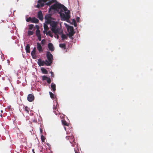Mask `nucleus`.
Returning a JSON list of instances; mask_svg holds the SVG:
<instances>
[{"label":"nucleus","instance_id":"obj_1","mask_svg":"<svg viewBox=\"0 0 153 153\" xmlns=\"http://www.w3.org/2000/svg\"><path fill=\"white\" fill-rule=\"evenodd\" d=\"M52 10L59 13L62 20H66L67 22L69 20L70 12L64 5L59 3H56L51 6L48 10L49 13L51 12Z\"/></svg>","mask_w":153,"mask_h":153},{"label":"nucleus","instance_id":"obj_2","mask_svg":"<svg viewBox=\"0 0 153 153\" xmlns=\"http://www.w3.org/2000/svg\"><path fill=\"white\" fill-rule=\"evenodd\" d=\"M46 57L48 60H46L47 66H50L52 63L53 60V56L49 51H48L46 53Z\"/></svg>","mask_w":153,"mask_h":153},{"label":"nucleus","instance_id":"obj_3","mask_svg":"<svg viewBox=\"0 0 153 153\" xmlns=\"http://www.w3.org/2000/svg\"><path fill=\"white\" fill-rule=\"evenodd\" d=\"M50 25L51 27V30L53 33L54 34H56L59 32V29H60L57 27V23L56 22L52 21Z\"/></svg>","mask_w":153,"mask_h":153},{"label":"nucleus","instance_id":"obj_4","mask_svg":"<svg viewBox=\"0 0 153 153\" xmlns=\"http://www.w3.org/2000/svg\"><path fill=\"white\" fill-rule=\"evenodd\" d=\"M47 0H39L38 1V4L36 7L39 8L40 7H43L44 6V3L46 2Z\"/></svg>","mask_w":153,"mask_h":153},{"label":"nucleus","instance_id":"obj_5","mask_svg":"<svg viewBox=\"0 0 153 153\" xmlns=\"http://www.w3.org/2000/svg\"><path fill=\"white\" fill-rule=\"evenodd\" d=\"M47 62L44 61H42V59H38L37 63L38 65L40 66H43L44 65H47Z\"/></svg>","mask_w":153,"mask_h":153},{"label":"nucleus","instance_id":"obj_6","mask_svg":"<svg viewBox=\"0 0 153 153\" xmlns=\"http://www.w3.org/2000/svg\"><path fill=\"white\" fill-rule=\"evenodd\" d=\"M34 96L33 94H30L28 95L27 97V100L30 102L33 101L34 100Z\"/></svg>","mask_w":153,"mask_h":153},{"label":"nucleus","instance_id":"obj_7","mask_svg":"<svg viewBox=\"0 0 153 153\" xmlns=\"http://www.w3.org/2000/svg\"><path fill=\"white\" fill-rule=\"evenodd\" d=\"M36 48L35 47L33 48L31 53L32 58L34 59H36L37 57L36 55Z\"/></svg>","mask_w":153,"mask_h":153},{"label":"nucleus","instance_id":"obj_8","mask_svg":"<svg viewBox=\"0 0 153 153\" xmlns=\"http://www.w3.org/2000/svg\"><path fill=\"white\" fill-rule=\"evenodd\" d=\"M20 136L21 137L22 143H24L26 141V140L24 138V134L21 131L20 132Z\"/></svg>","mask_w":153,"mask_h":153},{"label":"nucleus","instance_id":"obj_9","mask_svg":"<svg viewBox=\"0 0 153 153\" xmlns=\"http://www.w3.org/2000/svg\"><path fill=\"white\" fill-rule=\"evenodd\" d=\"M38 17L41 20H42L43 19V17L42 13V12L41 11H39L38 12Z\"/></svg>","mask_w":153,"mask_h":153},{"label":"nucleus","instance_id":"obj_10","mask_svg":"<svg viewBox=\"0 0 153 153\" xmlns=\"http://www.w3.org/2000/svg\"><path fill=\"white\" fill-rule=\"evenodd\" d=\"M68 31L69 33H75L74 31V28L72 26H69L68 28Z\"/></svg>","mask_w":153,"mask_h":153},{"label":"nucleus","instance_id":"obj_11","mask_svg":"<svg viewBox=\"0 0 153 153\" xmlns=\"http://www.w3.org/2000/svg\"><path fill=\"white\" fill-rule=\"evenodd\" d=\"M37 48L39 52L42 51L43 50H42V48L40 43L39 42L37 43Z\"/></svg>","mask_w":153,"mask_h":153},{"label":"nucleus","instance_id":"obj_12","mask_svg":"<svg viewBox=\"0 0 153 153\" xmlns=\"http://www.w3.org/2000/svg\"><path fill=\"white\" fill-rule=\"evenodd\" d=\"M48 48L51 51H54V47L53 46V44L51 43H49L48 45Z\"/></svg>","mask_w":153,"mask_h":153},{"label":"nucleus","instance_id":"obj_13","mask_svg":"<svg viewBox=\"0 0 153 153\" xmlns=\"http://www.w3.org/2000/svg\"><path fill=\"white\" fill-rule=\"evenodd\" d=\"M44 30L43 31V33L44 34H45V32H47L49 30V27L46 24H44Z\"/></svg>","mask_w":153,"mask_h":153},{"label":"nucleus","instance_id":"obj_14","mask_svg":"<svg viewBox=\"0 0 153 153\" xmlns=\"http://www.w3.org/2000/svg\"><path fill=\"white\" fill-rule=\"evenodd\" d=\"M36 27H38V28H37L36 30V35L37 36H39L41 35L40 33V30H39V27L38 25H36Z\"/></svg>","mask_w":153,"mask_h":153},{"label":"nucleus","instance_id":"obj_15","mask_svg":"<svg viewBox=\"0 0 153 153\" xmlns=\"http://www.w3.org/2000/svg\"><path fill=\"white\" fill-rule=\"evenodd\" d=\"M39 22V20L35 17L32 18V22L35 23H38Z\"/></svg>","mask_w":153,"mask_h":153},{"label":"nucleus","instance_id":"obj_16","mask_svg":"<svg viewBox=\"0 0 153 153\" xmlns=\"http://www.w3.org/2000/svg\"><path fill=\"white\" fill-rule=\"evenodd\" d=\"M26 52L27 53H30V46L29 44H27L25 47Z\"/></svg>","mask_w":153,"mask_h":153},{"label":"nucleus","instance_id":"obj_17","mask_svg":"<svg viewBox=\"0 0 153 153\" xmlns=\"http://www.w3.org/2000/svg\"><path fill=\"white\" fill-rule=\"evenodd\" d=\"M51 88L53 91L54 92L56 91V85L55 84L52 83L51 85Z\"/></svg>","mask_w":153,"mask_h":153},{"label":"nucleus","instance_id":"obj_18","mask_svg":"<svg viewBox=\"0 0 153 153\" xmlns=\"http://www.w3.org/2000/svg\"><path fill=\"white\" fill-rule=\"evenodd\" d=\"M47 35H49L52 38L53 37V35L52 34L51 32V31H49L47 32H45Z\"/></svg>","mask_w":153,"mask_h":153},{"label":"nucleus","instance_id":"obj_19","mask_svg":"<svg viewBox=\"0 0 153 153\" xmlns=\"http://www.w3.org/2000/svg\"><path fill=\"white\" fill-rule=\"evenodd\" d=\"M41 70L43 74H48V72L47 71L45 68H41Z\"/></svg>","mask_w":153,"mask_h":153},{"label":"nucleus","instance_id":"obj_20","mask_svg":"<svg viewBox=\"0 0 153 153\" xmlns=\"http://www.w3.org/2000/svg\"><path fill=\"white\" fill-rule=\"evenodd\" d=\"M62 33V31H61L60 30V29H59V32L57 33L56 34H55V35H56V38L57 39H59V36L58 35V34H61Z\"/></svg>","mask_w":153,"mask_h":153},{"label":"nucleus","instance_id":"obj_21","mask_svg":"<svg viewBox=\"0 0 153 153\" xmlns=\"http://www.w3.org/2000/svg\"><path fill=\"white\" fill-rule=\"evenodd\" d=\"M62 34V39L63 40H64L65 39H67V36L65 34H63L62 33L61 34Z\"/></svg>","mask_w":153,"mask_h":153},{"label":"nucleus","instance_id":"obj_22","mask_svg":"<svg viewBox=\"0 0 153 153\" xmlns=\"http://www.w3.org/2000/svg\"><path fill=\"white\" fill-rule=\"evenodd\" d=\"M62 124L64 126H68V123L65 120H62Z\"/></svg>","mask_w":153,"mask_h":153},{"label":"nucleus","instance_id":"obj_23","mask_svg":"<svg viewBox=\"0 0 153 153\" xmlns=\"http://www.w3.org/2000/svg\"><path fill=\"white\" fill-rule=\"evenodd\" d=\"M45 20L51 19V15H46L45 17Z\"/></svg>","mask_w":153,"mask_h":153},{"label":"nucleus","instance_id":"obj_24","mask_svg":"<svg viewBox=\"0 0 153 153\" xmlns=\"http://www.w3.org/2000/svg\"><path fill=\"white\" fill-rule=\"evenodd\" d=\"M59 47L65 49L66 48V45L65 43L63 44H59Z\"/></svg>","mask_w":153,"mask_h":153},{"label":"nucleus","instance_id":"obj_25","mask_svg":"<svg viewBox=\"0 0 153 153\" xmlns=\"http://www.w3.org/2000/svg\"><path fill=\"white\" fill-rule=\"evenodd\" d=\"M75 33H69L68 35L70 38H71L72 39H73L72 36H73L74 34Z\"/></svg>","mask_w":153,"mask_h":153},{"label":"nucleus","instance_id":"obj_26","mask_svg":"<svg viewBox=\"0 0 153 153\" xmlns=\"http://www.w3.org/2000/svg\"><path fill=\"white\" fill-rule=\"evenodd\" d=\"M33 34V31L29 30L28 31L27 34L29 36L32 35Z\"/></svg>","mask_w":153,"mask_h":153},{"label":"nucleus","instance_id":"obj_27","mask_svg":"<svg viewBox=\"0 0 153 153\" xmlns=\"http://www.w3.org/2000/svg\"><path fill=\"white\" fill-rule=\"evenodd\" d=\"M46 22L47 24H51V23L52 22V21L51 20V19L46 20Z\"/></svg>","mask_w":153,"mask_h":153},{"label":"nucleus","instance_id":"obj_28","mask_svg":"<svg viewBox=\"0 0 153 153\" xmlns=\"http://www.w3.org/2000/svg\"><path fill=\"white\" fill-rule=\"evenodd\" d=\"M49 94L51 97L52 99H53L54 98V94L51 92H49Z\"/></svg>","mask_w":153,"mask_h":153},{"label":"nucleus","instance_id":"obj_29","mask_svg":"<svg viewBox=\"0 0 153 153\" xmlns=\"http://www.w3.org/2000/svg\"><path fill=\"white\" fill-rule=\"evenodd\" d=\"M48 78L47 76H42V79L43 80H46Z\"/></svg>","mask_w":153,"mask_h":153},{"label":"nucleus","instance_id":"obj_30","mask_svg":"<svg viewBox=\"0 0 153 153\" xmlns=\"http://www.w3.org/2000/svg\"><path fill=\"white\" fill-rule=\"evenodd\" d=\"M45 137L43 135H42L41 136V139L42 140V142H44L45 140Z\"/></svg>","mask_w":153,"mask_h":153},{"label":"nucleus","instance_id":"obj_31","mask_svg":"<svg viewBox=\"0 0 153 153\" xmlns=\"http://www.w3.org/2000/svg\"><path fill=\"white\" fill-rule=\"evenodd\" d=\"M33 26L34 25H30L29 26V29L30 30L32 29L33 28Z\"/></svg>","mask_w":153,"mask_h":153},{"label":"nucleus","instance_id":"obj_32","mask_svg":"<svg viewBox=\"0 0 153 153\" xmlns=\"http://www.w3.org/2000/svg\"><path fill=\"white\" fill-rule=\"evenodd\" d=\"M32 18L31 17H29L26 19V21L27 22H29L31 21L32 22Z\"/></svg>","mask_w":153,"mask_h":153},{"label":"nucleus","instance_id":"obj_33","mask_svg":"<svg viewBox=\"0 0 153 153\" xmlns=\"http://www.w3.org/2000/svg\"><path fill=\"white\" fill-rule=\"evenodd\" d=\"M46 81L49 84L51 82V80L50 78H48L46 80Z\"/></svg>","mask_w":153,"mask_h":153},{"label":"nucleus","instance_id":"obj_34","mask_svg":"<svg viewBox=\"0 0 153 153\" xmlns=\"http://www.w3.org/2000/svg\"><path fill=\"white\" fill-rule=\"evenodd\" d=\"M52 2H52L51 1H49L48 2L46 3V4L47 5H48V6H50L51 4L52 3Z\"/></svg>","mask_w":153,"mask_h":153},{"label":"nucleus","instance_id":"obj_35","mask_svg":"<svg viewBox=\"0 0 153 153\" xmlns=\"http://www.w3.org/2000/svg\"><path fill=\"white\" fill-rule=\"evenodd\" d=\"M66 138L67 140H69L70 139H72L73 138V137L72 136H67L66 137Z\"/></svg>","mask_w":153,"mask_h":153},{"label":"nucleus","instance_id":"obj_36","mask_svg":"<svg viewBox=\"0 0 153 153\" xmlns=\"http://www.w3.org/2000/svg\"><path fill=\"white\" fill-rule=\"evenodd\" d=\"M25 109L27 112H29L28 108L27 107H25Z\"/></svg>","mask_w":153,"mask_h":153},{"label":"nucleus","instance_id":"obj_37","mask_svg":"<svg viewBox=\"0 0 153 153\" xmlns=\"http://www.w3.org/2000/svg\"><path fill=\"white\" fill-rule=\"evenodd\" d=\"M37 37L38 38L39 40L40 41L41 40V35L37 36Z\"/></svg>","mask_w":153,"mask_h":153},{"label":"nucleus","instance_id":"obj_38","mask_svg":"<svg viewBox=\"0 0 153 153\" xmlns=\"http://www.w3.org/2000/svg\"><path fill=\"white\" fill-rule=\"evenodd\" d=\"M51 76L52 77H53L54 76V74L51 71Z\"/></svg>","mask_w":153,"mask_h":153},{"label":"nucleus","instance_id":"obj_39","mask_svg":"<svg viewBox=\"0 0 153 153\" xmlns=\"http://www.w3.org/2000/svg\"><path fill=\"white\" fill-rule=\"evenodd\" d=\"M53 112L56 115L58 114V113L57 112V111H55V110Z\"/></svg>","mask_w":153,"mask_h":153},{"label":"nucleus","instance_id":"obj_40","mask_svg":"<svg viewBox=\"0 0 153 153\" xmlns=\"http://www.w3.org/2000/svg\"><path fill=\"white\" fill-rule=\"evenodd\" d=\"M74 26H75V27H76V22H75L74 23Z\"/></svg>","mask_w":153,"mask_h":153},{"label":"nucleus","instance_id":"obj_41","mask_svg":"<svg viewBox=\"0 0 153 153\" xmlns=\"http://www.w3.org/2000/svg\"><path fill=\"white\" fill-rule=\"evenodd\" d=\"M40 132L42 133V128H40Z\"/></svg>","mask_w":153,"mask_h":153},{"label":"nucleus","instance_id":"obj_42","mask_svg":"<svg viewBox=\"0 0 153 153\" xmlns=\"http://www.w3.org/2000/svg\"><path fill=\"white\" fill-rule=\"evenodd\" d=\"M75 153H79L76 150H75Z\"/></svg>","mask_w":153,"mask_h":153},{"label":"nucleus","instance_id":"obj_43","mask_svg":"<svg viewBox=\"0 0 153 153\" xmlns=\"http://www.w3.org/2000/svg\"><path fill=\"white\" fill-rule=\"evenodd\" d=\"M7 63H8V64L9 65L10 62V61L9 60H7Z\"/></svg>","mask_w":153,"mask_h":153},{"label":"nucleus","instance_id":"obj_44","mask_svg":"<svg viewBox=\"0 0 153 153\" xmlns=\"http://www.w3.org/2000/svg\"><path fill=\"white\" fill-rule=\"evenodd\" d=\"M44 40H42V41H41V42H42V44H44V42H43V41H44Z\"/></svg>","mask_w":153,"mask_h":153},{"label":"nucleus","instance_id":"obj_45","mask_svg":"<svg viewBox=\"0 0 153 153\" xmlns=\"http://www.w3.org/2000/svg\"><path fill=\"white\" fill-rule=\"evenodd\" d=\"M32 152L33 153H35L34 151V149H32Z\"/></svg>","mask_w":153,"mask_h":153},{"label":"nucleus","instance_id":"obj_46","mask_svg":"<svg viewBox=\"0 0 153 153\" xmlns=\"http://www.w3.org/2000/svg\"><path fill=\"white\" fill-rule=\"evenodd\" d=\"M47 145H48V146H50V144H49V143H47Z\"/></svg>","mask_w":153,"mask_h":153},{"label":"nucleus","instance_id":"obj_47","mask_svg":"<svg viewBox=\"0 0 153 153\" xmlns=\"http://www.w3.org/2000/svg\"><path fill=\"white\" fill-rule=\"evenodd\" d=\"M17 41H16V43H17Z\"/></svg>","mask_w":153,"mask_h":153},{"label":"nucleus","instance_id":"obj_48","mask_svg":"<svg viewBox=\"0 0 153 153\" xmlns=\"http://www.w3.org/2000/svg\"><path fill=\"white\" fill-rule=\"evenodd\" d=\"M64 128H65V129H66V128L65 127Z\"/></svg>","mask_w":153,"mask_h":153},{"label":"nucleus","instance_id":"obj_49","mask_svg":"<svg viewBox=\"0 0 153 153\" xmlns=\"http://www.w3.org/2000/svg\"><path fill=\"white\" fill-rule=\"evenodd\" d=\"M1 112H2V111H1Z\"/></svg>","mask_w":153,"mask_h":153}]
</instances>
